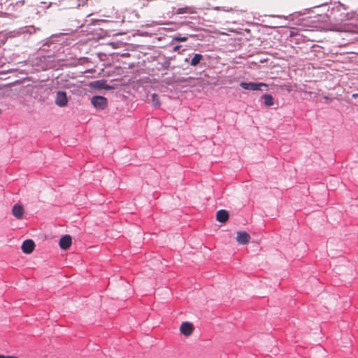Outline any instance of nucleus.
Returning <instances> with one entry per match:
<instances>
[{
	"label": "nucleus",
	"mask_w": 358,
	"mask_h": 358,
	"mask_svg": "<svg viewBox=\"0 0 358 358\" xmlns=\"http://www.w3.org/2000/svg\"><path fill=\"white\" fill-rule=\"evenodd\" d=\"M152 97V102L155 106L159 107L160 106V101L159 99V96L154 93L151 95Z\"/></svg>",
	"instance_id": "nucleus-13"
},
{
	"label": "nucleus",
	"mask_w": 358,
	"mask_h": 358,
	"mask_svg": "<svg viewBox=\"0 0 358 358\" xmlns=\"http://www.w3.org/2000/svg\"><path fill=\"white\" fill-rule=\"evenodd\" d=\"M264 103L266 106H271L273 105V98L271 94H264L262 96Z\"/></svg>",
	"instance_id": "nucleus-12"
},
{
	"label": "nucleus",
	"mask_w": 358,
	"mask_h": 358,
	"mask_svg": "<svg viewBox=\"0 0 358 358\" xmlns=\"http://www.w3.org/2000/svg\"><path fill=\"white\" fill-rule=\"evenodd\" d=\"M225 10L227 12H231L233 10V9L231 8H230L229 9H227Z\"/></svg>",
	"instance_id": "nucleus-19"
},
{
	"label": "nucleus",
	"mask_w": 358,
	"mask_h": 358,
	"mask_svg": "<svg viewBox=\"0 0 358 358\" xmlns=\"http://www.w3.org/2000/svg\"><path fill=\"white\" fill-rule=\"evenodd\" d=\"M77 1H78V3H77L78 7L84 6L87 3V0H77Z\"/></svg>",
	"instance_id": "nucleus-16"
},
{
	"label": "nucleus",
	"mask_w": 358,
	"mask_h": 358,
	"mask_svg": "<svg viewBox=\"0 0 358 358\" xmlns=\"http://www.w3.org/2000/svg\"><path fill=\"white\" fill-rule=\"evenodd\" d=\"M55 103L59 107L66 106L68 103L66 93L62 91L57 92L55 98Z\"/></svg>",
	"instance_id": "nucleus-3"
},
{
	"label": "nucleus",
	"mask_w": 358,
	"mask_h": 358,
	"mask_svg": "<svg viewBox=\"0 0 358 358\" xmlns=\"http://www.w3.org/2000/svg\"><path fill=\"white\" fill-rule=\"evenodd\" d=\"M35 248V243L34 241L27 239L24 241L22 244V250L25 254H31Z\"/></svg>",
	"instance_id": "nucleus-5"
},
{
	"label": "nucleus",
	"mask_w": 358,
	"mask_h": 358,
	"mask_svg": "<svg viewBox=\"0 0 358 358\" xmlns=\"http://www.w3.org/2000/svg\"><path fill=\"white\" fill-rule=\"evenodd\" d=\"M96 86L99 87H102V88H104V89H106V90L110 89V86H108V85L105 86L104 83L103 82H101V81H96Z\"/></svg>",
	"instance_id": "nucleus-15"
},
{
	"label": "nucleus",
	"mask_w": 358,
	"mask_h": 358,
	"mask_svg": "<svg viewBox=\"0 0 358 358\" xmlns=\"http://www.w3.org/2000/svg\"><path fill=\"white\" fill-rule=\"evenodd\" d=\"M25 2H26V0H15L16 5H17V4L24 5Z\"/></svg>",
	"instance_id": "nucleus-17"
},
{
	"label": "nucleus",
	"mask_w": 358,
	"mask_h": 358,
	"mask_svg": "<svg viewBox=\"0 0 358 358\" xmlns=\"http://www.w3.org/2000/svg\"><path fill=\"white\" fill-rule=\"evenodd\" d=\"M173 41L178 42H185L187 41V37L186 36H175L173 38Z\"/></svg>",
	"instance_id": "nucleus-14"
},
{
	"label": "nucleus",
	"mask_w": 358,
	"mask_h": 358,
	"mask_svg": "<svg viewBox=\"0 0 358 358\" xmlns=\"http://www.w3.org/2000/svg\"><path fill=\"white\" fill-rule=\"evenodd\" d=\"M195 13H196V11H195V8L194 7L185 6L184 8H178L176 10V13L178 15H180V14H185V13L194 14Z\"/></svg>",
	"instance_id": "nucleus-10"
},
{
	"label": "nucleus",
	"mask_w": 358,
	"mask_h": 358,
	"mask_svg": "<svg viewBox=\"0 0 358 358\" xmlns=\"http://www.w3.org/2000/svg\"><path fill=\"white\" fill-rule=\"evenodd\" d=\"M72 243V238L70 235L63 236L59 242V245L62 250H67L70 248Z\"/></svg>",
	"instance_id": "nucleus-7"
},
{
	"label": "nucleus",
	"mask_w": 358,
	"mask_h": 358,
	"mask_svg": "<svg viewBox=\"0 0 358 358\" xmlns=\"http://www.w3.org/2000/svg\"><path fill=\"white\" fill-rule=\"evenodd\" d=\"M240 86L241 87H243L244 90H253V91L264 90V89H262V87H264L265 90H266L267 87H268L266 84L263 83H252V82L251 83L242 82L240 83Z\"/></svg>",
	"instance_id": "nucleus-1"
},
{
	"label": "nucleus",
	"mask_w": 358,
	"mask_h": 358,
	"mask_svg": "<svg viewBox=\"0 0 358 358\" xmlns=\"http://www.w3.org/2000/svg\"><path fill=\"white\" fill-rule=\"evenodd\" d=\"M12 213L15 218L20 220L22 218L24 210L22 205L15 204L12 209Z\"/></svg>",
	"instance_id": "nucleus-8"
},
{
	"label": "nucleus",
	"mask_w": 358,
	"mask_h": 358,
	"mask_svg": "<svg viewBox=\"0 0 358 358\" xmlns=\"http://www.w3.org/2000/svg\"><path fill=\"white\" fill-rule=\"evenodd\" d=\"M180 48V45H176L173 48V51H175V52L178 51Z\"/></svg>",
	"instance_id": "nucleus-18"
},
{
	"label": "nucleus",
	"mask_w": 358,
	"mask_h": 358,
	"mask_svg": "<svg viewBox=\"0 0 358 358\" xmlns=\"http://www.w3.org/2000/svg\"><path fill=\"white\" fill-rule=\"evenodd\" d=\"M193 330V324L189 322H182L180 327L181 334L185 336H190L192 334Z\"/></svg>",
	"instance_id": "nucleus-4"
},
{
	"label": "nucleus",
	"mask_w": 358,
	"mask_h": 358,
	"mask_svg": "<svg viewBox=\"0 0 358 358\" xmlns=\"http://www.w3.org/2000/svg\"><path fill=\"white\" fill-rule=\"evenodd\" d=\"M91 103L94 106V108L99 110H103L108 106L107 99L101 96H93L91 99Z\"/></svg>",
	"instance_id": "nucleus-2"
},
{
	"label": "nucleus",
	"mask_w": 358,
	"mask_h": 358,
	"mask_svg": "<svg viewBox=\"0 0 358 358\" xmlns=\"http://www.w3.org/2000/svg\"><path fill=\"white\" fill-rule=\"evenodd\" d=\"M203 59V55L201 54H195L191 59L190 64L193 66L198 65Z\"/></svg>",
	"instance_id": "nucleus-11"
},
{
	"label": "nucleus",
	"mask_w": 358,
	"mask_h": 358,
	"mask_svg": "<svg viewBox=\"0 0 358 358\" xmlns=\"http://www.w3.org/2000/svg\"><path fill=\"white\" fill-rule=\"evenodd\" d=\"M250 241V236L246 231H238L236 241L241 245H245Z\"/></svg>",
	"instance_id": "nucleus-6"
},
{
	"label": "nucleus",
	"mask_w": 358,
	"mask_h": 358,
	"mask_svg": "<svg viewBox=\"0 0 358 358\" xmlns=\"http://www.w3.org/2000/svg\"><path fill=\"white\" fill-rule=\"evenodd\" d=\"M216 220L221 223H225L229 220V213L227 210H218L216 213Z\"/></svg>",
	"instance_id": "nucleus-9"
},
{
	"label": "nucleus",
	"mask_w": 358,
	"mask_h": 358,
	"mask_svg": "<svg viewBox=\"0 0 358 358\" xmlns=\"http://www.w3.org/2000/svg\"><path fill=\"white\" fill-rule=\"evenodd\" d=\"M353 96H354V97H357V94H353Z\"/></svg>",
	"instance_id": "nucleus-20"
}]
</instances>
